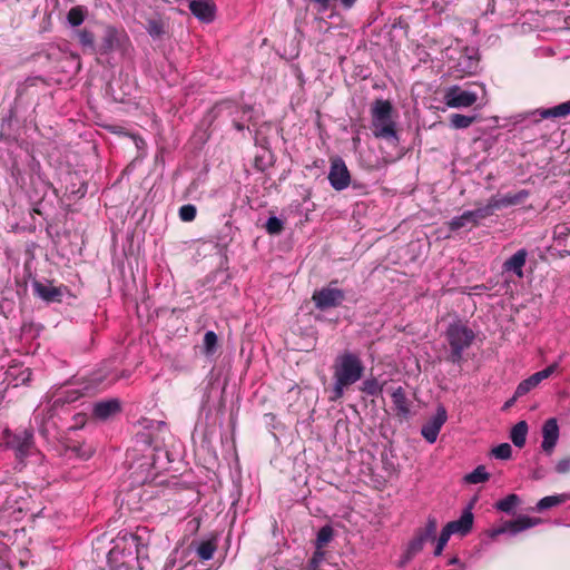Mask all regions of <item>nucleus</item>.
Listing matches in <instances>:
<instances>
[{
  "mask_svg": "<svg viewBox=\"0 0 570 570\" xmlns=\"http://www.w3.org/2000/svg\"><path fill=\"white\" fill-rule=\"evenodd\" d=\"M35 294L47 303L61 302L63 291L61 287L53 286L51 283L33 282Z\"/></svg>",
  "mask_w": 570,
  "mask_h": 570,
  "instance_id": "4468645a",
  "label": "nucleus"
},
{
  "mask_svg": "<svg viewBox=\"0 0 570 570\" xmlns=\"http://www.w3.org/2000/svg\"><path fill=\"white\" fill-rule=\"evenodd\" d=\"M450 564H456L459 563V559L456 557L452 558L450 561H449Z\"/></svg>",
  "mask_w": 570,
  "mask_h": 570,
  "instance_id": "09e8293b",
  "label": "nucleus"
},
{
  "mask_svg": "<svg viewBox=\"0 0 570 570\" xmlns=\"http://www.w3.org/2000/svg\"><path fill=\"white\" fill-rule=\"evenodd\" d=\"M528 252L524 248L517 250L509 257L502 265V271L505 274L515 275L519 278L523 277V267L525 265Z\"/></svg>",
  "mask_w": 570,
  "mask_h": 570,
  "instance_id": "ddd939ff",
  "label": "nucleus"
},
{
  "mask_svg": "<svg viewBox=\"0 0 570 570\" xmlns=\"http://www.w3.org/2000/svg\"><path fill=\"white\" fill-rule=\"evenodd\" d=\"M475 120L474 116H465L461 114H453L450 117V124L455 129H464L470 127Z\"/></svg>",
  "mask_w": 570,
  "mask_h": 570,
  "instance_id": "cd10ccee",
  "label": "nucleus"
},
{
  "mask_svg": "<svg viewBox=\"0 0 570 570\" xmlns=\"http://www.w3.org/2000/svg\"><path fill=\"white\" fill-rule=\"evenodd\" d=\"M468 225L473 226V219L470 216V212L466 210L460 216L453 217L449 223L448 226L450 230L455 232L463 227H466Z\"/></svg>",
  "mask_w": 570,
  "mask_h": 570,
  "instance_id": "393cba45",
  "label": "nucleus"
},
{
  "mask_svg": "<svg viewBox=\"0 0 570 570\" xmlns=\"http://www.w3.org/2000/svg\"><path fill=\"white\" fill-rule=\"evenodd\" d=\"M120 411V402L118 399H109L97 402L94 405L92 413L99 420H107Z\"/></svg>",
  "mask_w": 570,
  "mask_h": 570,
  "instance_id": "a211bd4d",
  "label": "nucleus"
},
{
  "mask_svg": "<svg viewBox=\"0 0 570 570\" xmlns=\"http://www.w3.org/2000/svg\"><path fill=\"white\" fill-rule=\"evenodd\" d=\"M4 443L8 449L14 452L18 464L24 465V461L28 459H33L35 463L42 459V455L35 448L32 433L27 430L16 433L6 431Z\"/></svg>",
  "mask_w": 570,
  "mask_h": 570,
  "instance_id": "20e7f679",
  "label": "nucleus"
},
{
  "mask_svg": "<svg viewBox=\"0 0 570 570\" xmlns=\"http://www.w3.org/2000/svg\"><path fill=\"white\" fill-rule=\"evenodd\" d=\"M475 338L474 332L461 322L450 324L445 332V340L450 346L448 361L461 364L463 352L469 348Z\"/></svg>",
  "mask_w": 570,
  "mask_h": 570,
  "instance_id": "7ed1b4c3",
  "label": "nucleus"
},
{
  "mask_svg": "<svg viewBox=\"0 0 570 570\" xmlns=\"http://www.w3.org/2000/svg\"><path fill=\"white\" fill-rule=\"evenodd\" d=\"M570 236V226L568 224H558L553 229V239L558 246H566Z\"/></svg>",
  "mask_w": 570,
  "mask_h": 570,
  "instance_id": "c85d7f7f",
  "label": "nucleus"
},
{
  "mask_svg": "<svg viewBox=\"0 0 570 570\" xmlns=\"http://www.w3.org/2000/svg\"><path fill=\"white\" fill-rule=\"evenodd\" d=\"M372 131L376 138L397 141L395 122L392 119V105L389 100L377 99L372 106Z\"/></svg>",
  "mask_w": 570,
  "mask_h": 570,
  "instance_id": "f03ea898",
  "label": "nucleus"
},
{
  "mask_svg": "<svg viewBox=\"0 0 570 570\" xmlns=\"http://www.w3.org/2000/svg\"><path fill=\"white\" fill-rule=\"evenodd\" d=\"M76 33H77L80 45L83 48H89L91 50L94 49L95 38H94L92 32H90L86 29H82V30H78Z\"/></svg>",
  "mask_w": 570,
  "mask_h": 570,
  "instance_id": "e433bc0d",
  "label": "nucleus"
},
{
  "mask_svg": "<svg viewBox=\"0 0 570 570\" xmlns=\"http://www.w3.org/2000/svg\"><path fill=\"white\" fill-rule=\"evenodd\" d=\"M265 228L268 234L278 235L283 230L284 224L278 217L271 216L265 224Z\"/></svg>",
  "mask_w": 570,
  "mask_h": 570,
  "instance_id": "f704fd0d",
  "label": "nucleus"
},
{
  "mask_svg": "<svg viewBox=\"0 0 570 570\" xmlns=\"http://www.w3.org/2000/svg\"><path fill=\"white\" fill-rule=\"evenodd\" d=\"M332 370L333 386L328 400L337 402L363 377L365 366L358 354L346 351L335 357Z\"/></svg>",
  "mask_w": 570,
  "mask_h": 570,
  "instance_id": "f257e3e1",
  "label": "nucleus"
},
{
  "mask_svg": "<svg viewBox=\"0 0 570 570\" xmlns=\"http://www.w3.org/2000/svg\"><path fill=\"white\" fill-rule=\"evenodd\" d=\"M490 478L483 465L476 466L471 473L464 476L465 482L471 484H478L488 481Z\"/></svg>",
  "mask_w": 570,
  "mask_h": 570,
  "instance_id": "a878e982",
  "label": "nucleus"
},
{
  "mask_svg": "<svg viewBox=\"0 0 570 570\" xmlns=\"http://www.w3.org/2000/svg\"><path fill=\"white\" fill-rule=\"evenodd\" d=\"M495 459L508 460L511 458L512 448L509 443H501L491 451Z\"/></svg>",
  "mask_w": 570,
  "mask_h": 570,
  "instance_id": "72a5a7b5",
  "label": "nucleus"
},
{
  "mask_svg": "<svg viewBox=\"0 0 570 570\" xmlns=\"http://www.w3.org/2000/svg\"><path fill=\"white\" fill-rule=\"evenodd\" d=\"M539 523L540 519L520 515L515 520L505 521L501 527L491 530L490 537L494 539L503 533H510L514 535Z\"/></svg>",
  "mask_w": 570,
  "mask_h": 570,
  "instance_id": "6e6552de",
  "label": "nucleus"
},
{
  "mask_svg": "<svg viewBox=\"0 0 570 570\" xmlns=\"http://www.w3.org/2000/svg\"><path fill=\"white\" fill-rule=\"evenodd\" d=\"M115 30H108L107 37H106V48L111 49L114 47L112 41L115 38Z\"/></svg>",
  "mask_w": 570,
  "mask_h": 570,
  "instance_id": "37998d69",
  "label": "nucleus"
},
{
  "mask_svg": "<svg viewBox=\"0 0 570 570\" xmlns=\"http://www.w3.org/2000/svg\"><path fill=\"white\" fill-rule=\"evenodd\" d=\"M336 281L313 293L312 301L317 309L326 311L340 306L345 299L344 291L337 288Z\"/></svg>",
  "mask_w": 570,
  "mask_h": 570,
  "instance_id": "423d86ee",
  "label": "nucleus"
},
{
  "mask_svg": "<svg viewBox=\"0 0 570 570\" xmlns=\"http://www.w3.org/2000/svg\"><path fill=\"white\" fill-rule=\"evenodd\" d=\"M217 335L215 332L213 331H207L204 335V353L206 355H212L215 350H216V345H217Z\"/></svg>",
  "mask_w": 570,
  "mask_h": 570,
  "instance_id": "473e14b6",
  "label": "nucleus"
},
{
  "mask_svg": "<svg viewBox=\"0 0 570 570\" xmlns=\"http://www.w3.org/2000/svg\"><path fill=\"white\" fill-rule=\"evenodd\" d=\"M527 434L528 424L525 421H520L512 428L510 439L517 448H522L525 444Z\"/></svg>",
  "mask_w": 570,
  "mask_h": 570,
  "instance_id": "4be33fe9",
  "label": "nucleus"
},
{
  "mask_svg": "<svg viewBox=\"0 0 570 570\" xmlns=\"http://www.w3.org/2000/svg\"><path fill=\"white\" fill-rule=\"evenodd\" d=\"M191 13L203 22H212L215 18V4L213 0H193L189 3Z\"/></svg>",
  "mask_w": 570,
  "mask_h": 570,
  "instance_id": "2eb2a0df",
  "label": "nucleus"
},
{
  "mask_svg": "<svg viewBox=\"0 0 570 570\" xmlns=\"http://www.w3.org/2000/svg\"><path fill=\"white\" fill-rule=\"evenodd\" d=\"M323 558H324V552H323V551H321V550H318V549H316V551H315V553H314L313 558H312V559H311V561H309V568H311L312 570H317L318 564H320V562L323 560Z\"/></svg>",
  "mask_w": 570,
  "mask_h": 570,
  "instance_id": "a19ab883",
  "label": "nucleus"
},
{
  "mask_svg": "<svg viewBox=\"0 0 570 570\" xmlns=\"http://www.w3.org/2000/svg\"><path fill=\"white\" fill-rule=\"evenodd\" d=\"M196 207L191 204H187L179 208V218L183 222H193L196 217Z\"/></svg>",
  "mask_w": 570,
  "mask_h": 570,
  "instance_id": "4c0bfd02",
  "label": "nucleus"
},
{
  "mask_svg": "<svg viewBox=\"0 0 570 570\" xmlns=\"http://www.w3.org/2000/svg\"><path fill=\"white\" fill-rule=\"evenodd\" d=\"M217 549V540L216 538H210L202 541L197 547V556L203 561H208L214 557V553Z\"/></svg>",
  "mask_w": 570,
  "mask_h": 570,
  "instance_id": "5701e85b",
  "label": "nucleus"
},
{
  "mask_svg": "<svg viewBox=\"0 0 570 570\" xmlns=\"http://www.w3.org/2000/svg\"><path fill=\"white\" fill-rule=\"evenodd\" d=\"M444 100L451 108H466L476 102L478 95L470 90H463L458 86H452L445 91Z\"/></svg>",
  "mask_w": 570,
  "mask_h": 570,
  "instance_id": "1a4fd4ad",
  "label": "nucleus"
},
{
  "mask_svg": "<svg viewBox=\"0 0 570 570\" xmlns=\"http://www.w3.org/2000/svg\"><path fill=\"white\" fill-rule=\"evenodd\" d=\"M473 525V513L471 512V507L466 508L460 519L451 521L446 523V527L452 532V534L466 535Z\"/></svg>",
  "mask_w": 570,
  "mask_h": 570,
  "instance_id": "f3484780",
  "label": "nucleus"
},
{
  "mask_svg": "<svg viewBox=\"0 0 570 570\" xmlns=\"http://www.w3.org/2000/svg\"><path fill=\"white\" fill-rule=\"evenodd\" d=\"M66 393L68 394L65 399L66 402H73L81 395L78 391H67Z\"/></svg>",
  "mask_w": 570,
  "mask_h": 570,
  "instance_id": "c03bdc74",
  "label": "nucleus"
},
{
  "mask_svg": "<svg viewBox=\"0 0 570 570\" xmlns=\"http://www.w3.org/2000/svg\"><path fill=\"white\" fill-rule=\"evenodd\" d=\"M451 535H452V532H451V531L449 530V528L445 525V527L442 529V531H441V533H440V535H439V538H438V540H436V546H435V549H434V556H436V557H438V556H441V554H442V552H443V550H444V548H445L446 543L449 542V540H450Z\"/></svg>",
  "mask_w": 570,
  "mask_h": 570,
  "instance_id": "2f4dec72",
  "label": "nucleus"
},
{
  "mask_svg": "<svg viewBox=\"0 0 570 570\" xmlns=\"http://www.w3.org/2000/svg\"><path fill=\"white\" fill-rule=\"evenodd\" d=\"M361 391L370 396H377L382 392V387L376 379H367L363 381Z\"/></svg>",
  "mask_w": 570,
  "mask_h": 570,
  "instance_id": "c756f323",
  "label": "nucleus"
},
{
  "mask_svg": "<svg viewBox=\"0 0 570 570\" xmlns=\"http://www.w3.org/2000/svg\"><path fill=\"white\" fill-rule=\"evenodd\" d=\"M436 519L434 517H429L425 525L416 529L413 538L406 544L399 561V566H406L417 553L423 550L426 542L433 541L436 535Z\"/></svg>",
  "mask_w": 570,
  "mask_h": 570,
  "instance_id": "39448f33",
  "label": "nucleus"
},
{
  "mask_svg": "<svg viewBox=\"0 0 570 570\" xmlns=\"http://www.w3.org/2000/svg\"><path fill=\"white\" fill-rule=\"evenodd\" d=\"M67 19L71 26H80L85 19L83 10L80 7L71 8L68 12Z\"/></svg>",
  "mask_w": 570,
  "mask_h": 570,
  "instance_id": "c9c22d12",
  "label": "nucleus"
},
{
  "mask_svg": "<svg viewBox=\"0 0 570 570\" xmlns=\"http://www.w3.org/2000/svg\"><path fill=\"white\" fill-rule=\"evenodd\" d=\"M250 111H252V109H250V108H246V109L244 110V114H246V112H250Z\"/></svg>",
  "mask_w": 570,
  "mask_h": 570,
  "instance_id": "8fccbe9b",
  "label": "nucleus"
},
{
  "mask_svg": "<svg viewBox=\"0 0 570 570\" xmlns=\"http://www.w3.org/2000/svg\"><path fill=\"white\" fill-rule=\"evenodd\" d=\"M520 503V498L517 494H509L504 499L495 503V508L502 512L510 513Z\"/></svg>",
  "mask_w": 570,
  "mask_h": 570,
  "instance_id": "bb28decb",
  "label": "nucleus"
},
{
  "mask_svg": "<svg viewBox=\"0 0 570 570\" xmlns=\"http://www.w3.org/2000/svg\"><path fill=\"white\" fill-rule=\"evenodd\" d=\"M529 197V191L525 189L519 190L514 194H507L502 197H497L500 209L523 203Z\"/></svg>",
  "mask_w": 570,
  "mask_h": 570,
  "instance_id": "412c9836",
  "label": "nucleus"
},
{
  "mask_svg": "<svg viewBox=\"0 0 570 570\" xmlns=\"http://www.w3.org/2000/svg\"><path fill=\"white\" fill-rule=\"evenodd\" d=\"M328 180L335 190H344L350 186L351 175L345 161L341 157L331 158Z\"/></svg>",
  "mask_w": 570,
  "mask_h": 570,
  "instance_id": "0eeeda50",
  "label": "nucleus"
},
{
  "mask_svg": "<svg viewBox=\"0 0 570 570\" xmlns=\"http://www.w3.org/2000/svg\"><path fill=\"white\" fill-rule=\"evenodd\" d=\"M518 397H519V396H515V394H514V395H513V397H512L511 400H509V401L505 403L504 407H505V409H507V407H510V406L514 403V401H515Z\"/></svg>",
  "mask_w": 570,
  "mask_h": 570,
  "instance_id": "de8ad7c7",
  "label": "nucleus"
},
{
  "mask_svg": "<svg viewBox=\"0 0 570 570\" xmlns=\"http://www.w3.org/2000/svg\"><path fill=\"white\" fill-rule=\"evenodd\" d=\"M532 115L539 114L540 119L548 118H564L570 115V100L557 105L552 108H541L531 112Z\"/></svg>",
  "mask_w": 570,
  "mask_h": 570,
  "instance_id": "6ab92c4d",
  "label": "nucleus"
},
{
  "mask_svg": "<svg viewBox=\"0 0 570 570\" xmlns=\"http://www.w3.org/2000/svg\"><path fill=\"white\" fill-rule=\"evenodd\" d=\"M21 375H22V379H21L22 382L27 383L30 380L31 372L29 368H26L22 371Z\"/></svg>",
  "mask_w": 570,
  "mask_h": 570,
  "instance_id": "a18cd8bd",
  "label": "nucleus"
},
{
  "mask_svg": "<svg viewBox=\"0 0 570 570\" xmlns=\"http://www.w3.org/2000/svg\"><path fill=\"white\" fill-rule=\"evenodd\" d=\"M234 127L238 130V131H242L245 129V125L239 122V121H234Z\"/></svg>",
  "mask_w": 570,
  "mask_h": 570,
  "instance_id": "49530a36",
  "label": "nucleus"
},
{
  "mask_svg": "<svg viewBox=\"0 0 570 570\" xmlns=\"http://www.w3.org/2000/svg\"><path fill=\"white\" fill-rule=\"evenodd\" d=\"M392 402L395 410V415L401 420H407L411 417V402L409 401L405 391L402 386H399L392 392Z\"/></svg>",
  "mask_w": 570,
  "mask_h": 570,
  "instance_id": "dca6fc26",
  "label": "nucleus"
},
{
  "mask_svg": "<svg viewBox=\"0 0 570 570\" xmlns=\"http://www.w3.org/2000/svg\"><path fill=\"white\" fill-rule=\"evenodd\" d=\"M147 31L153 38H158L164 33L163 23L157 20H149L147 23Z\"/></svg>",
  "mask_w": 570,
  "mask_h": 570,
  "instance_id": "58836bf2",
  "label": "nucleus"
},
{
  "mask_svg": "<svg viewBox=\"0 0 570 570\" xmlns=\"http://www.w3.org/2000/svg\"><path fill=\"white\" fill-rule=\"evenodd\" d=\"M557 367L558 365L556 363L551 364L548 367L543 368L542 371H539L529 376L528 379L523 380L522 382H520L515 390V396H523L527 393H529L532 389L537 387L543 380L551 376L556 372Z\"/></svg>",
  "mask_w": 570,
  "mask_h": 570,
  "instance_id": "9b49d317",
  "label": "nucleus"
},
{
  "mask_svg": "<svg viewBox=\"0 0 570 570\" xmlns=\"http://www.w3.org/2000/svg\"><path fill=\"white\" fill-rule=\"evenodd\" d=\"M448 413L444 406L440 405L436 413L422 426L421 433L429 443H434L441 428L446 422Z\"/></svg>",
  "mask_w": 570,
  "mask_h": 570,
  "instance_id": "9d476101",
  "label": "nucleus"
},
{
  "mask_svg": "<svg viewBox=\"0 0 570 570\" xmlns=\"http://www.w3.org/2000/svg\"><path fill=\"white\" fill-rule=\"evenodd\" d=\"M72 451L81 459L87 460L89 459L94 451L90 446H76L72 449Z\"/></svg>",
  "mask_w": 570,
  "mask_h": 570,
  "instance_id": "ea45409f",
  "label": "nucleus"
},
{
  "mask_svg": "<svg viewBox=\"0 0 570 570\" xmlns=\"http://www.w3.org/2000/svg\"><path fill=\"white\" fill-rule=\"evenodd\" d=\"M333 538V529L330 525L322 527L317 532L316 549L321 550Z\"/></svg>",
  "mask_w": 570,
  "mask_h": 570,
  "instance_id": "7c9ffc66",
  "label": "nucleus"
},
{
  "mask_svg": "<svg viewBox=\"0 0 570 570\" xmlns=\"http://www.w3.org/2000/svg\"><path fill=\"white\" fill-rule=\"evenodd\" d=\"M542 450L547 454H551L559 439V426L554 417L548 419L544 422L542 426Z\"/></svg>",
  "mask_w": 570,
  "mask_h": 570,
  "instance_id": "f8f14e48",
  "label": "nucleus"
},
{
  "mask_svg": "<svg viewBox=\"0 0 570 570\" xmlns=\"http://www.w3.org/2000/svg\"><path fill=\"white\" fill-rule=\"evenodd\" d=\"M498 209H500V207L497 197H492L485 206L469 210L473 219V226H476L481 219L491 216Z\"/></svg>",
  "mask_w": 570,
  "mask_h": 570,
  "instance_id": "aec40b11",
  "label": "nucleus"
},
{
  "mask_svg": "<svg viewBox=\"0 0 570 570\" xmlns=\"http://www.w3.org/2000/svg\"><path fill=\"white\" fill-rule=\"evenodd\" d=\"M558 473H567L570 471V459L560 460L556 465Z\"/></svg>",
  "mask_w": 570,
  "mask_h": 570,
  "instance_id": "79ce46f5",
  "label": "nucleus"
},
{
  "mask_svg": "<svg viewBox=\"0 0 570 570\" xmlns=\"http://www.w3.org/2000/svg\"><path fill=\"white\" fill-rule=\"evenodd\" d=\"M568 499H570V495L567 493L544 497L537 503V510L543 511L550 509L564 503Z\"/></svg>",
  "mask_w": 570,
  "mask_h": 570,
  "instance_id": "b1692460",
  "label": "nucleus"
}]
</instances>
